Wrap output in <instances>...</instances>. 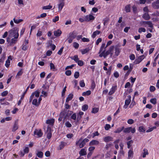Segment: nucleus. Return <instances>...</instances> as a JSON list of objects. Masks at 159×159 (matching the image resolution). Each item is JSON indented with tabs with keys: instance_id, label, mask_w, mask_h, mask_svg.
<instances>
[{
	"instance_id": "1",
	"label": "nucleus",
	"mask_w": 159,
	"mask_h": 159,
	"mask_svg": "<svg viewBox=\"0 0 159 159\" xmlns=\"http://www.w3.org/2000/svg\"><path fill=\"white\" fill-rule=\"evenodd\" d=\"M19 29L17 27H14L8 31V36L7 39V41H9V39L13 37L18 38L19 37L18 33Z\"/></svg>"
},
{
	"instance_id": "2",
	"label": "nucleus",
	"mask_w": 159,
	"mask_h": 159,
	"mask_svg": "<svg viewBox=\"0 0 159 159\" xmlns=\"http://www.w3.org/2000/svg\"><path fill=\"white\" fill-rule=\"evenodd\" d=\"M89 141V140L88 139L85 138L83 139L81 138L78 141H76L75 144L76 146H79L80 148H82L84 146L86 143Z\"/></svg>"
},
{
	"instance_id": "3",
	"label": "nucleus",
	"mask_w": 159,
	"mask_h": 159,
	"mask_svg": "<svg viewBox=\"0 0 159 159\" xmlns=\"http://www.w3.org/2000/svg\"><path fill=\"white\" fill-rule=\"evenodd\" d=\"M18 38H13L10 40V39H9V41H7L8 43V46H11L14 45L17 41V39Z\"/></svg>"
},
{
	"instance_id": "4",
	"label": "nucleus",
	"mask_w": 159,
	"mask_h": 159,
	"mask_svg": "<svg viewBox=\"0 0 159 159\" xmlns=\"http://www.w3.org/2000/svg\"><path fill=\"white\" fill-rule=\"evenodd\" d=\"M34 134L35 135H36V137L39 138L41 137L42 136L43 133L40 129H36L34 132Z\"/></svg>"
},
{
	"instance_id": "5",
	"label": "nucleus",
	"mask_w": 159,
	"mask_h": 159,
	"mask_svg": "<svg viewBox=\"0 0 159 159\" xmlns=\"http://www.w3.org/2000/svg\"><path fill=\"white\" fill-rule=\"evenodd\" d=\"M95 17L92 15H87L85 16V20L86 21H89L94 19Z\"/></svg>"
},
{
	"instance_id": "6",
	"label": "nucleus",
	"mask_w": 159,
	"mask_h": 159,
	"mask_svg": "<svg viewBox=\"0 0 159 159\" xmlns=\"http://www.w3.org/2000/svg\"><path fill=\"white\" fill-rule=\"evenodd\" d=\"M128 99H126L125 102V105L124 106V108L126 109L128 107V106L129 104L131 102V97L129 95L128 96Z\"/></svg>"
},
{
	"instance_id": "7",
	"label": "nucleus",
	"mask_w": 159,
	"mask_h": 159,
	"mask_svg": "<svg viewBox=\"0 0 159 159\" xmlns=\"http://www.w3.org/2000/svg\"><path fill=\"white\" fill-rule=\"evenodd\" d=\"M145 58V56L143 55H142V56L139 57L138 58L136 59L134 61V63L135 64H139L140 62H141L142 60L143 59Z\"/></svg>"
},
{
	"instance_id": "8",
	"label": "nucleus",
	"mask_w": 159,
	"mask_h": 159,
	"mask_svg": "<svg viewBox=\"0 0 159 159\" xmlns=\"http://www.w3.org/2000/svg\"><path fill=\"white\" fill-rule=\"evenodd\" d=\"M51 128L48 126L47 129V137L48 139H50L52 137V133L51 132Z\"/></svg>"
},
{
	"instance_id": "9",
	"label": "nucleus",
	"mask_w": 159,
	"mask_h": 159,
	"mask_svg": "<svg viewBox=\"0 0 159 159\" xmlns=\"http://www.w3.org/2000/svg\"><path fill=\"white\" fill-rule=\"evenodd\" d=\"M103 140L104 142H106L112 141H113V138L111 136H107L104 137Z\"/></svg>"
},
{
	"instance_id": "10",
	"label": "nucleus",
	"mask_w": 159,
	"mask_h": 159,
	"mask_svg": "<svg viewBox=\"0 0 159 159\" xmlns=\"http://www.w3.org/2000/svg\"><path fill=\"white\" fill-rule=\"evenodd\" d=\"M59 3L58 4V11H61L63 7L64 6L65 2H64L59 1Z\"/></svg>"
},
{
	"instance_id": "11",
	"label": "nucleus",
	"mask_w": 159,
	"mask_h": 159,
	"mask_svg": "<svg viewBox=\"0 0 159 159\" xmlns=\"http://www.w3.org/2000/svg\"><path fill=\"white\" fill-rule=\"evenodd\" d=\"M152 6L155 9H157L159 8V0L153 2L152 4Z\"/></svg>"
},
{
	"instance_id": "12",
	"label": "nucleus",
	"mask_w": 159,
	"mask_h": 159,
	"mask_svg": "<svg viewBox=\"0 0 159 159\" xmlns=\"http://www.w3.org/2000/svg\"><path fill=\"white\" fill-rule=\"evenodd\" d=\"M105 50L103 51L100 55L101 57L103 56L105 58L110 53L108 50L106 52H105Z\"/></svg>"
},
{
	"instance_id": "13",
	"label": "nucleus",
	"mask_w": 159,
	"mask_h": 159,
	"mask_svg": "<svg viewBox=\"0 0 159 159\" xmlns=\"http://www.w3.org/2000/svg\"><path fill=\"white\" fill-rule=\"evenodd\" d=\"M99 143V142L97 140H94L91 141L89 143V146L97 145Z\"/></svg>"
},
{
	"instance_id": "14",
	"label": "nucleus",
	"mask_w": 159,
	"mask_h": 159,
	"mask_svg": "<svg viewBox=\"0 0 159 159\" xmlns=\"http://www.w3.org/2000/svg\"><path fill=\"white\" fill-rule=\"evenodd\" d=\"M143 18L146 20H148L150 19V17L148 12L145 13L143 15Z\"/></svg>"
},
{
	"instance_id": "15",
	"label": "nucleus",
	"mask_w": 159,
	"mask_h": 159,
	"mask_svg": "<svg viewBox=\"0 0 159 159\" xmlns=\"http://www.w3.org/2000/svg\"><path fill=\"white\" fill-rule=\"evenodd\" d=\"M18 128V123L17 122L15 121L12 129V131L14 132L17 130Z\"/></svg>"
},
{
	"instance_id": "16",
	"label": "nucleus",
	"mask_w": 159,
	"mask_h": 159,
	"mask_svg": "<svg viewBox=\"0 0 159 159\" xmlns=\"http://www.w3.org/2000/svg\"><path fill=\"white\" fill-rule=\"evenodd\" d=\"M61 34V31L59 30H55L54 32V35L58 37L60 36Z\"/></svg>"
},
{
	"instance_id": "17",
	"label": "nucleus",
	"mask_w": 159,
	"mask_h": 159,
	"mask_svg": "<svg viewBox=\"0 0 159 159\" xmlns=\"http://www.w3.org/2000/svg\"><path fill=\"white\" fill-rule=\"evenodd\" d=\"M55 122V120L53 119H48L47 120L46 123L47 124H49L50 125H53Z\"/></svg>"
},
{
	"instance_id": "18",
	"label": "nucleus",
	"mask_w": 159,
	"mask_h": 159,
	"mask_svg": "<svg viewBox=\"0 0 159 159\" xmlns=\"http://www.w3.org/2000/svg\"><path fill=\"white\" fill-rule=\"evenodd\" d=\"M79 154L80 156H84L86 155V151L84 148L82 149L79 152Z\"/></svg>"
},
{
	"instance_id": "19",
	"label": "nucleus",
	"mask_w": 159,
	"mask_h": 159,
	"mask_svg": "<svg viewBox=\"0 0 159 159\" xmlns=\"http://www.w3.org/2000/svg\"><path fill=\"white\" fill-rule=\"evenodd\" d=\"M116 86H113L111 89L110 91L108 93V94L109 95H111L116 90Z\"/></svg>"
},
{
	"instance_id": "20",
	"label": "nucleus",
	"mask_w": 159,
	"mask_h": 159,
	"mask_svg": "<svg viewBox=\"0 0 159 159\" xmlns=\"http://www.w3.org/2000/svg\"><path fill=\"white\" fill-rule=\"evenodd\" d=\"M66 143L64 142H61L59 145V148L60 150H61L63 149L64 147L66 145Z\"/></svg>"
},
{
	"instance_id": "21",
	"label": "nucleus",
	"mask_w": 159,
	"mask_h": 159,
	"mask_svg": "<svg viewBox=\"0 0 159 159\" xmlns=\"http://www.w3.org/2000/svg\"><path fill=\"white\" fill-rule=\"evenodd\" d=\"M73 95L72 94H69L67 98H66V102H68L70 100H71L73 98Z\"/></svg>"
},
{
	"instance_id": "22",
	"label": "nucleus",
	"mask_w": 159,
	"mask_h": 159,
	"mask_svg": "<svg viewBox=\"0 0 159 159\" xmlns=\"http://www.w3.org/2000/svg\"><path fill=\"white\" fill-rule=\"evenodd\" d=\"M32 103L33 105L35 106L36 107H38L39 105V102H38V100L37 99H34Z\"/></svg>"
},
{
	"instance_id": "23",
	"label": "nucleus",
	"mask_w": 159,
	"mask_h": 159,
	"mask_svg": "<svg viewBox=\"0 0 159 159\" xmlns=\"http://www.w3.org/2000/svg\"><path fill=\"white\" fill-rule=\"evenodd\" d=\"M133 154V151L131 150H129L128 152V159H130L132 157Z\"/></svg>"
},
{
	"instance_id": "24",
	"label": "nucleus",
	"mask_w": 159,
	"mask_h": 159,
	"mask_svg": "<svg viewBox=\"0 0 159 159\" xmlns=\"http://www.w3.org/2000/svg\"><path fill=\"white\" fill-rule=\"evenodd\" d=\"M101 33L100 31L96 30L94 32L92 35V37L93 38H94L97 35H98Z\"/></svg>"
},
{
	"instance_id": "25",
	"label": "nucleus",
	"mask_w": 159,
	"mask_h": 159,
	"mask_svg": "<svg viewBox=\"0 0 159 159\" xmlns=\"http://www.w3.org/2000/svg\"><path fill=\"white\" fill-rule=\"evenodd\" d=\"M70 58L71 59L74 60L76 63L79 60L78 56L77 55H75L73 57H71Z\"/></svg>"
},
{
	"instance_id": "26",
	"label": "nucleus",
	"mask_w": 159,
	"mask_h": 159,
	"mask_svg": "<svg viewBox=\"0 0 159 159\" xmlns=\"http://www.w3.org/2000/svg\"><path fill=\"white\" fill-rule=\"evenodd\" d=\"M39 92L38 91H36L34 93H33L31 95H33V96L34 97V96L37 98H38L39 96Z\"/></svg>"
},
{
	"instance_id": "27",
	"label": "nucleus",
	"mask_w": 159,
	"mask_h": 159,
	"mask_svg": "<svg viewBox=\"0 0 159 159\" xmlns=\"http://www.w3.org/2000/svg\"><path fill=\"white\" fill-rule=\"evenodd\" d=\"M120 52V49L117 47H116L115 48V53L116 56L119 55Z\"/></svg>"
},
{
	"instance_id": "28",
	"label": "nucleus",
	"mask_w": 159,
	"mask_h": 159,
	"mask_svg": "<svg viewBox=\"0 0 159 159\" xmlns=\"http://www.w3.org/2000/svg\"><path fill=\"white\" fill-rule=\"evenodd\" d=\"M124 129V127H122L121 128H119L116 129V130L114 132L116 133H119L123 130Z\"/></svg>"
},
{
	"instance_id": "29",
	"label": "nucleus",
	"mask_w": 159,
	"mask_h": 159,
	"mask_svg": "<svg viewBox=\"0 0 159 159\" xmlns=\"http://www.w3.org/2000/svg\"><path fill=\"white\" fill-rule=\"evenodd\" d=\"M36 154L39 158H42L43 156V153L41 151H38Z\"/></svg>"
},
{
	"instance_id": "30",
	"label": "nucleus",
	"mask_w": 159,
	"mask_h": 159,
	"mask_svg": "<svg viewBox=\"0 0 159 159\" xmlns=\"http://www.w3.org/2000/svg\"><path fill=\"white\" fill-rule=\"evenodd\" d=\"M109 21V19L107 17H106L103 20V25H107V22Z\"/></svg>"
},
{
	"instance_id": "31",
	"label": "nucleus",
	"mask_w": 159,
	"mask_h": 159,
	"mask_svg": "<svg viewBox=\"0 0 159 159\" xmlns=\"http://www.w3.org/2000/svg\"><path fill=\"white\" fill-rule=\"evenodd\" d=\"M90 50V49L89 48H87L85 49L82 50L81 52L82 54H85L88 52Z\"/></svg>"
},
{
	"instance_id": "32",
	"label": "nucleus",
	"mask_w": 159,
	"mask_h": 159,
	"mask_svg": "<svg viewBox=\"0 0 159 159\" xmlns=\"http://www.w3.org/2000/svg\"><path fill=\"white\" fill-rule=\"evenodd\" d=\"M138 130L140 132H144L146 129L143 126H141L139 127Z\"/></svg>"
},
{
	"instance_id": "33",
	"label": "nucleus",
	"mask_w": 159,
	"mask_h": 159,
	"mask_svg": "<svg viewBox=\"0 0 159 159\" xmlns=\"http://www.w3.org/2000/svg\"><path fill=\"white\" fill-rule=\"evenodd\" d=\"M131 129V127H129L125 129H124L123 131L125 133H129L130 132V129Z\"/></svg>"
},
{
	"instance_id": "34",
	"label": "nucleus",
	"mask_w": 159,
	"mask_h": 159,
	"mask_svg": "<svg viewBox=\"0 0 159 159\" xmlns=\"http://www.w3.org/2000/svg\"><path fill=\"white\" fill-rule=\"evenodd\" d=\"M91 92L90 90H88L85 92H84L82 93V95L83 96H85L86 95H89L91 94Z\"/></svg>"
},
{
	"instance_id": "35",
	"label": "nucleus",
	"mask_w": 159,
	"mask_h": 159,
	"mask_svg": "<svg viewBox=\"0 0 159 159\" xmlns=\"http://www.w3.org/2000/svg\"><path fill=\"white\" fill-rule=\"evenodd\" d=\"M143 157L144 158L146 157V156L148 154V150L147 149H144L143 150Z\"/></svg>"
},
{
	"instance_id": "36",
	"label": "nucleus",
	"mask_w": 159,
	"mask_h": 159,
	"mask_svg": "<svg viewBox=\"0 0 159 159\" xmlns=\"http://www.w3.org/2000/svg\"><path fill=\"white\" fill-rule=\"evenodd\" d=\"M13 20L14 22L16 24H18L23 21V20L22 19H20L17 20L15 18L13 19Z\"/></svg>"
},
{
	"instance_id": "37",
	"label": "nucleus",
	"mask_w": 159,
	"mask_h": 159,
	"mask_svg": "<svg viewBox=\"0 0 159 159\" xmlns=\"http://www.w3.org/2000/svg\"><path fill=\"white\" fill-rule=\"evenodd\" d=\"M52 7V6L50 5L44 6L42 8L44 10H48L51 9Z\"/></svg>"
},
{
	"instance_id": "38",
	"label": "nucleus",
	"mask_w": 159,
	"mask_h": 159,
	"mask_svg": "<svg viewBox=\"0 0 159 159\" xmlns=\"http://www.w3.org/2000/svg\"><path fill=\"white\" fill-rule=\"evenodd\" d=\"M80 85L81 87H85V84L83 80H82L80 82Z\"/></svg>"
},
{
	"instance_id": "39",
	"label": "nucleus",
	"mask_w": 159,
	"mask_h": 159,
	"mask_svg": "<svg viewBox=\"0 0 159 159\" xmlns=\"http://www.w3.org/2000/svg\"><path fill=\"white\" fill-rule=\"evenodd\" d=\"M88 105H87L85 104L82 107V110L84 111L87 110L88 109Z\"/></svg>"
},
{
	"instance_id": "40",
	"label": "nucleus",
	"mask_w": 159,
	"mask_h": 159,
	"mask_svg": "<svg viewBox=\"0 0 159 159\" xmlns=\"http://www.w3.org/2000/svg\"><path fill=\"white\" fill-rule=\"evenodd\" d=\"M23 73V72L22 71V69H21L20 71H19L18 72L16 76V78L17 77V76H21L22 75Z\"/></svg>"
},
{
	"instance_id": "41",
	"label": "nucleus",
	"mask_w": 159,
	"mask_h": 159,
	"mask_svg": "<svg viewBox=\"0 0 159 159\" xmlns=\"http://www.w3.org/2000/svg\"><path fill=\"white\" fill-rule=\"evenodd\" d=\"M98 110L99 109L98 108L95 107L93 108L92 112L93 113H96L98 111Z\"/></svg>"
},
{
	"instance_id": "42",
	"label": "nucleus",
	"mask_w": 159,
	"mask_h": 159,
	"mask_svg": "<svg viewBox=\"0 0 159 159\" xmlns=\"http://www.w3.org/2000/svg\"><path fill=\"white\" fill-rule=\"evenodd\" d=\"M29 86L27 87V88L25 91L23 93V94L22 95L21 97V100H23V98H24V97L25 95V94L27 92V91L28 89L29 88Z\"/></svg>"
},
{
	"instance_id": "43",
	"label": "nucleus",
	"mask_w": 159,
	"mask_h": 159,
	"mask_svg": "<svg viewBox=\"0 0 159 159\" xmlns=\"http://www.w3.org/2000/svg\"><path fill=\"white\" fill-rule=\"evenodd\" d=\"M72 35V34H71V35H70V38L68 40V42L69 43H71L72 42L73 39L75 38V36H73Z\"/></svg>"
},
{
	"instance_id": "44",
	"label": "nucleus",
	"mask_w": 159,
	"mask_h": 159,
	"mask_svg": "<svg viewBox=\"0 0 159 159\" xmlns=\"http://www.w3.org/2000/svg\"><path fill=\"white\" fill-rule=\"evenodd\" d=\"M156 126H153L152 127L150 128V129H148L146 131V132L147 133H148V132H151L152 131H153V129H156Z\"/></svg>"
},
{
	"instance_id": "45",
	"label": "nucleus",
	"mask_w": 159,
	"mask_h": 159,
	"mask_svg": "<svg viewBox=\"0 0 159 159\" xmlns=\"http://www.w3.org/2000/svg\"><path fill=\"white\" fill-rule=\"evenodd\" d=\"M133 141L132 140H131L129 141H128L127 143V148H129L131 147L130 144L133 143Z\"/></svg>"
},
{
	"instance_id": "46",
	"label": "nucleus",
	"mask_w": 159,
	"mask_h": 159,
	"mask_svg": "<svg viewBox=\"0 0 159 159\" xmlns=\"http://www.w3.org/2000/svg\"><path fill=\"white\" fill-rule=\"evenodd\" d=\"M80 75L79 72L77 71L75 72L74 74V77L77 79L78 78Z\"/></svg>"
},
{
	"instance_id": "47",
	"label": "nucleus",
	"mask_w": 159,
	"mask_h": 159,
	"mask_svg": "<svg viewBox=\"0 0 159 159\" xmlns=\"http://www.w3.org/2000/svg\"><path fill=\"white\" fill-rule=\"evenodd\" d=\"M152 103L155 104L156 103L157 101L156 99L155 98H152L150 100V101Z\"/></svg>"
},
{
	"instance_id": "48",
	"label": "nucleus",
	"mask_w": 159,
	"mask_h": 159,
	"mask_svg": "<svg viewBox=\"0 0 159 159\" xmlns=\"http://www.w3.org/2000/svg\"><path fill=\"white\" fill-rule=\"evenodd\" d=\"M146 31V29L144 28H140L139 29V33H141L142 32H144Z\"/></svg>"
},
{
	"instance_id": "49",
	"label": "nucleus",
	"mask_w": 159,
	"mask_h": 159,
	"mask_svg": "<svg viewBox=\"0 0 159 159\" xmlns=\"http://www.w3.org/2000/svg\"><path fill=\"white\" fill-rule=\"evenodd\" d=\"M146 24L148 25V26L151 28H152L153 27L152 23L151 21H147L146 22Z\"/></svg>"
},
{
	"instance_id": "50",
	"label": "nucleus",
	"mask_w": 159,
	"mask_h": 159,
	"mask_svg": "<svg viewBox=\"0 0 159 159\" xmlns=\"http://www.w3.org/2000/svg\"><path fill=\"white\" fill-rule=\"evenodd\" d=\"M65 125L67 127H71V124L69 121H67L65 123Z\"/></svg>"
},
{
	"instance_id": "51",
	"label": "nucleus",
	"mask_w": 159,
	"mask_h": 159,
	"mask_svg": "<svg viewBox=\"0 0 159 159\" xmlns=\"http://www.w3.org/2000/svg\"><path fill=\"white\" fill-rule=\"evenodd\" d=\"M125 11L127 12H129L130 11V8L129 5H127L125 6Z\"/></svg>"
},
{
	"instance_id": "52",
	"label": "nucleus",
	"mask_w": 159,
	"mask_h": 159,
	"mask_svg": "<svg viewBox=\"0 0 159 159\" xmlns=\"http://www.w3.org/2000/svg\"><path fill=\"white\" fill-rule=\"evenodd\" d=\"M10 65V61L9 59H7L6 62V63L5 64V66L8 67L9 66V65Z\"/></svg>"
},
{
	"instance_id": "53",
	"label": "nucleus",
	"mask_w": 159,
	"mask_h": 159,
	"mask_svg": "<svg viewBox=\"0 0 159 159\" xmlns=\"http://www.w3.org/2000/svg\"><path fill=\"white\" fill-rule=\"evenodd\" d=\"M77 63L80 66H82L84 65L83 61L81 60H79Z\"/></svg>"
},
{
	"instance_id": "54",
	"label": "nucleus",
	"mask_w": 159,
	"mask_h": 159,
	"mask_svg": "<svg viewBox=\"0 0 159 159\" xmlns=\"http://www.w3.org/2000/svg\"><path fill=\"white\" fill-rule=\"evenodd\" d=\"M50 69L53 70H54L55 69V66L52 63H50Z\"/></svg>"
},
{
	"instance_id": "55",
	"label": "nucleus",
	"mask_w": 159,
	"mask_h": 159,
	"mask_svg": "<svg viewBox=\"0 0 159 159\" xmlns=\"http://www.w3.org/2000/svg\"><path fill=\"white\" fill-rule=\"evenodd\" d=\"M8 93V92L7 91H5L1 93V95L2 96H6Z\"/></svg>"
},
{
	"instance_id": "56",
	"label": "nucleus",
	"mask_w": 159,
	"mask_h": 159,
	"mask_svg": "<svg viewBox=\"0 0 159 159\" xmlns=\"http://www.w3.org/2000/svg\"><path fill=\"white\" fill-rule=\"evenodd\" d=\"M105 45V44L104 43H102V44L101 46V47L99 53L103 51V48L104 47Z\"/></svg>"
},
{
	"instance_id": "57",
	"label": "nucleus",
	"mask_w": 159,
	"mask_h": 159,
	"mask_svg": "<svg viewBox=\"0 0 159 159\" xmlns=\"http://www.w3.org/2000/svg\"><path fill=\"white\" fill-rule=\"evenodd\" d=\"M111 128V126L109 124H106L105 127V129L106 130H108Z\"/></svg>"
},
{
	"instance_id": "58",
	"label": "nucleus",
	"mask_w": 159,
	"mask_h": 159,
	"mask_svg": "<svg viewBox=\"0 0 159 159\" xmlns=\"http://www.w3.org/2000/svg\"><path fill=\"white\" fill-rule=\"evenodd\" d=\"M134 122V120L132 119H129L127 121V123L129 124H132Z\"/></svg>"
},
{
	"instance_id": "59",
	"label": "nucleus",
	"mask_w": 159,
	"mask_h": 159,
	"mask_svg": "<svg viewBox=\"0 0 159 159\" xmlns=\"http://www.w3.org/2000/svg\"><path fill=\"white\" fill-rule=\"evenodd\" d=\"M59 17L58 16H56L55 18L53 19L52 21L54 22H56L59 20Z\"/></svg>"
},
{
	"instance_id": "60",
	"label": "nucleus",
	"mask_w": 159,
	"mask_h": 159,
	"mask_svg": "<svg viewBox=\"0 0 159 159\" xmlns=\"http://www.w3.org/2000/svg\"><path fill=\"white\" fill-rule=\"evenodd\" d=\"M65 74L69 76L71 75V72L70 70H67L65 72Z\"/></svg>"
},
{
	"instance_id": "61",
	"label": "nucleus",
	"mask_w": 159,
	"mask_h": 159,
	"mask_svg": "<svg viewBox=\"0 0 159 159\" xmlns=\"http://www.w3.org/2000/svg\"><path fill=\"white\" fill-rule=\"evenodd\" d=\"M114 76L116 78H117L119 77V74L117 71H116L114 73Z\"/></svg>"
},
{
	"instance_id": "62",
	"label": "nucleus",
	"mask_w": 159,
	"mask_h": 159,
	"mask_svg": "<svg viewBox=\"0 0 159 159\" xmlns=\"http://www.w3.org/2000/svg\"><path fill=\"white\" fill-rule=\"evenodd\" d=\"M129 58L131 60H134L135 58V55L134 54H131L129 56Z\"/></svg>"
},
{
	"instance_id": "63",
	"label": "nucleus",
	"mask_w": 159,
	"mask_h": 159,
	"mask_svg": "<svg viewBox=\"0 0 159 159\" xmlns=\"http://www.w3.org/2000/svg\"><path fill=\"white\" fill-rule=\"evenodd\" d=\"M155 90V88L154 86H151L150 88V90L151 92H153Z\"/></svg>"
},
{
	"instance_id": "64",
	"label": "nucleus",
	"mask_w": 159,
	"mask_h": 159,
	"mask_svg": "<svg viewBox=\"0 0 159 159\" xmlns=\"http://www.w3.org/2000/svg\"><path fill=\"white\" fill-rule=\"evenodd\" d=\"M114 46H111L110 48H109V50L108 51L110 52V53L113 51L114 49Z\"/></svg>"
}]
</instances>
